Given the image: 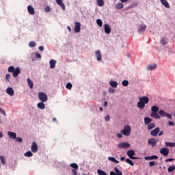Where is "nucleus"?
<instances>
[{
  "label": "nucleus",
  "mask_w": 175,
  "mask_h": 175,
  "mask_svg": "<svg viewBox=\"0 0 175 175\" xmlns=\"http://www.w3.org/2000/svg\"><path fill=\"white\" fill-rule=\"evenodd\" d=\"M57 5H59L63 10H65V4L62 2V0H55Z\"/></svg>",
  "instance_id": "21"
},
{
  "label": "nucleus",
  "mask_w": 175,
  "mask_h": 175,
  "mask_svg": "<svg viewBox=\"0 0 175 175\" xmlns=\"http://www.w3.org/2000/svg\"><path fill=\"white\" fill-rule=\"evenodd\" d=\"M8 135L10 139H16L17 137V135L16 134V133H13L12 131H8Z\"/></svg>",
  "instance_id": "19"
},
{
  "label": "nucleus",
  "mask_w": 175,
  "mask_h": 175,
  "mask_svg": "<svg viewBox=\"0 0 175 175\" xmlns=\"http://www.w3.org/2000/svg\"><path fill=\"white\" fill-rule=\"evenodd\" d=\"M109 92H114V89L110 88L109 89Z\"/></svg>",
  "instance_id": "63"
},
{
  "label": "nucleus",
  "mask_w": 175,
  "mask_h": 175,
  "mask_svg": "<svg viewBox=\"0 0 175 175\" xmlns=\"http://www.w3.org/2000/svg\"><path fill=\"white\" fill-rule=\"evenodd\" d=\"M160 154L163 157H167L169 155V149L167 148H162L160 149Z\"/></svg>",
  "instance_id": "5"
},
{
  "label": "nucleus",
  "mask_w": 175,
  "mask_h": 175,
  "mask_svg": "<svg viewBox=\"0 0 175 175\" xmlns=\"http://www.w3.org/2000/svg\"><path fill=\"white\" fill-rule=\"evenodd\" d=\"M174 170H175V165H172V166H170L168 167L169 173H172V172H174Z\"/></svg>",
  "instance_id": "35"
},
{
  "label": "nucleus",
  "mask_w": 175,
  "mask_h": 175,
  "mask_svg": "<svg viewBox=\"0 0 175 175\" xmlns=\"http://www.w3.org/2000/svg\"><path fill=\"white\" fill-rule=\"evenodd\" d=\"M38 98L41 102H47L49 98L47 97V94L43 92L38 93Z\"/></svg>",
  "instance_id": "3"
},
{
  "label": "nucleus",
  "mask_w": 175,
  "mask_h": 175,
  "mask_svg": "<svg viewBox=\"0 0 175 175\" xmlns=\"http://www.w3.org/2000/svg\"><path fill=\"white\" fill-rule=\"evenodd\" d=\"M49 64L51 69H54V68H55V64H57V61L55 59H51L50 60Z\"/></svg>",
  "instance_id": "23"
},
{
  "label": "nucleus",
  "mask_w": 175,
  "mask_h": 175,
  "mask_svg": "<svg viewBox=\"0 0 175 175\" xmlns=\"http://www.w3.org/2000/svg\"><path fill=\"white\" fill-rule=\"evenodd\" d=\"M67 29H68L69 32H72V29L70 28V26H68Z\"/></svg>",
  "instance_id": "62"
},
{
  "label": "nucleus",
  "mask_w": 175,
  "mask_h": 175,
  "mask_svg": "<svg viewBox=\"0 0 175 175\" xmlns=\"http://www.w3.org/2000/svg\"><path fill=\"white\" fill-rule=\"evenodd\" d=\"M14 66H11L8 68V72L9 73H13V72L14 71Z\"/></svg>",
  "instance_id": "45"
},
{
  "label": "nucleus",
  "mask_w": 175,
  "mask_h": 175,
  "mask_svg": "<svg viewBox=\"0 0 175 175\" xmlns=\"http://www.w3.org/2000/svg\"><path fill=\"white\" fill-rule=\"evenodd\" d=\"M118 147L119 148H129V147H131V144L128 142H122L118 144Z\"/></svg>",
  "instance_id": "6"
},
{
  "label": "nucleus",
  "mask_w": 175,
  "mask_h": 175,
  "mask_svg": "<svg viewBox=\"0 0 175 175\" xmlns=\"http://www.w3.org/2000/svg\"><path fill=\"white\" fill-rule=\"evenodd\" d=\"M166 147H175V142H165Z\"/></svg>",
  "instance_id": "34"
},
{
  "label": "nucleus",
  "mask_w": 175,
  "mask_h": 175,
  "mask_svg": "<svg viewBox=\"0 0 175 175\" xmlns=\"http://www.w3.org/2000/svg\"><path fill=\"white\" fill-rule=\"evenodd\" d=\"M139 101L137 103V106L138 109H144L147 103L150 102V99L147 96H142L139 98Z\"/></svg>",
  "instance_id": "1"
},
{
  "label": "nucleus",
  "mask_w": 175,
  "mask_h": 175,
  "mask_svg": "<svg viewBox=\"0 0 175 175\" xmlns=\"http://www.w3.org/2000/svg\"><path fill=\"white\" fill-rule=\"evenodd\" d=\"M160 43L162 46H166V44H167V39L166 38H162L160 40Z\"/></svg>",
  "instance_id": "28"
},
{
  "label": "nucleus",
  "mask_w": 175,
  "mask_h": 175,
  "mask_svg": "<svg viewBox=\"0 0 175 175\" xmlns=\"http://www.w3.org/2000/svg\"><path fill=\"white\" fill-rule=\"evenodd\" d=\"M153 128H155V124L150 123L148 125V129L151 130L153 129Z\"/></svg>",
  "instance_id": "42"
},
{
  "label": "nucleus",
  "mask_w": 175,
  "mask_h": 175,
  "mask_svg": "<svg viewBox=\"0 0 175 175\" xmlns=\"http://www.w3.org/2000/svg\"><path fill=\"white\" fill-rule=\"evenodd\" d=\"M21 73V70H20V67H16L14 70V72H12V75L14 77H17V76H18V75Z\"/></svg>",
  "instance_id": "11"
},
{
  "label": "nucleus",
  "mask_w": 175,
  "mask_h": 175,
  "mask_svg": "<svg viewBox=\"0 0 175 175\" xmlns=\"http://www.w3.org/2000/svg\"><path fill=\"white\" fill-rule=\"evenodd\" d=\"M31 150L32 152H38V144H36V142H33L31 147Z\"/></svg>",
  "instance_id": "10"
},
{
  "label": "nucleus",
  "mask_w": 175,
  "mask_h": 175,
  "mask_svg": "<svg viewBox=\"0 0 175 175\" xmlns=\"http://www.w3.org/2000/svg\"><path fill=\"white\" fill-rule=\"evenodd\" d=\"M104 31L105 33H110L111 32V29H110V26L107 24L104 25Z\"/></svg>",
  "instance_id": "16"
},
{
  "label": "nucleus",
  "mask_w": 175,
  "mask_h": 175,
  "mask_svg": "<svg viewBox=\"0 0 175 175\" xmlns=\"http://www.w3.org/2000/svg\"><path fill=\"white\" fill-rule=\"evenodd\" d=\"M159 131H160L159 127H157V128L154 129V130H152V131H150V135H151V136H157L158 134L159 133Z\"/></svg>",
  "instance_id": "12"
},
{
  "label": "nucleus",
  "mask_w": 175,
  "mask_h": 175,
  "mask_svg": "<svg viewBox=\"0 0 175 175\" xmlns=\"http://www.w3.org/2000/svg\"><path fill=\"white\" fill-rule=\"evenodd\" d=\"M71 171L73 175H77V171H76V170L72 169Z\"/></svg>",
  "instance_id": "52"
},
{
  "label": "nucleus",
  "mask_w": 175,
  "mask_h": 175,
  "mask_svg": "<svg viewBox=\"0 0 175 175\" xmlns=\"http://www.w3.org/2000/svg\"><path fill=\"white\" fill-rule=\"evenodd\" d=\"M0 160L2 165H6V161H5V158L3 157V156H0Z\"/></svg>",
  "instance_id": "46"
},
{
  "label": "nucleus",
  "mask_w": 175,
  "mask_h": 175,
  "mask_svg": "<svg viewBox=\"0 0 175 175\" xmlns=\"http://www.w3.org/2000/svg\"><path fill=\"white\" fill-rule=\"evenodd\" d=\"M161 3H162V5H163V6H165V8H170V4H169V2H167V1H166V0H163V1H161Z\"/></svg>",
  "instance_id": "30"
},
{
  "label": "nucleus",
  "mask_w": 175,
  "mask_h": 175,
  "mask_svg": "<svg viewBox=\"0 0 175 175\" xmlns=\"http://www.w3.org/2000/svg\"><path fill=\"white\" fill-rule=\"evenodd\" d=\"M36 42H35V41H31L29 43V46L30 47H36Z\"/></svg>",
  "instance_id": "44"
},
{
  "label": "nucleus",
  "mask_w": 175,
  "mask_h": 175,
  "mask_svg": "<svg viewBox=\"0 0 175 175\" xmlns=\"http://www.w3.org/2000/svg\"><path fill=\"white\" fill-rule=\"evenodd\" d=\"M16 142H17L18 143H23V138L20 137H16Z\"/></svg>",
  "instance_id": "48"
},
{
  "label": "nucleus",
  "mask_w": 175,
  "mask_h": 175,
  "mask_svg": "<svg viewBox=\"0 0 175 175\" xmlns=\"http://www.w3.org/2000/svg\"><path fill=\"white\" fill-rule=\"evenodd\" d=\"M163 135V131H159V136H162Z\"/></svg>",
  "instance_id": "61"
},
{
  "label": "nucleus",
  "mask_w": 175,
  "mask_h": 175,
  "mask_svg": "<svg viewBox=\"0 0 175 175\" xmlns=\"http://www.w3.org/2000/svg\"><path fill=\"white\" fill-rule=\"evenodd\" d=\"M108 160L111 161V162H115L116 158L115 157H108Z\"/></svg>",
  "instance_id": "50"
},
{
  "label": "nucleus",
  "mask_w": 175,
  "mask_h": 175,
  "mask_svg": "<svg viewBox=\"0 0 175 175\" xmlns=\"http://www.w3.org/2000/svg\"><path fill=\"white\" fill-rule=\"evenodd\" d=\"M44 10H45V12H50V7L46 6V7L45 8Z\"/></svg>",
  "instance_id": "57"
},
{
  "label": "nucleus",
  "mask_w": 175,
  "mask_h": 175,
  "mask_svg": "<svg viewBox=\"0 0 175 175\" xmlns=\"http://www.w3.org/2000/svg\"><path fill=\"white\" fill-rule=\"evenodd\" d=\"M36 58H42V55H40V53H36L35 55Z\"/></svg>",
  "instance_id": "53"
},
{
  "label": "nucleus",
  "mask_w": 175,
  "mask_h": 175,
  "mask_svg": "<svg viewBox=\"0 0 175 175\" xmlns=\"http://www.w3.org/2000/svg\"><path fill=\"white\" fill-rule=\"evenodd\" d=\"M122 85H123V87H128V85H129V81H128L127 80H124L122 82Z\"/></svg>",
  "instance_id": "39"
},
{
  "label": "nucleus",
  "mask_w": 175,
  "mask_h": 175,
  "mask_svg": "<svg viewBox=\"0 0 175 175\" xmlns=\"http://www.w3.org/2000/svg\"><path fill=\"white\" fill-rule=\"evenodd\" d=\"M96 23L98 27H102L103 25V22L102 21L101 19H97L96 20Z\"/></svg>",
  "instance_id": "40"
},
{
  "label": "nucleus",
  "mask_w": 175,
  "mask_h": 175,
  "mask_svg": "<svg viewBox=\"0 0 175 175\" xmlns=\"http://www.w3.org/2000/svg\"><path fill=\"white\" fill-rule=\"evenodd\" d=\"M172 161H174V159H167L165 160V162L167 163V162H172Z\"/></svg>",
  "instance_id": "55"
},
{
  "label": "nucleus",
  "mask_w": 175,
  "mask_h": 175,
  "mask_svg": "<svg viewBox=\"0 0 175 175\" xmlns=\"http://www.w3.org/2000/svg\"><path fill=\"white\" fill-rule=\"evenodd\" d=\"M37 107L41 110H44V109H46V105H44L43 101H42L41 103H38Z\"/></svg>",
  "instance_id": "20"
},
{
  "label": "nucleus",
  "mask_w": 175,
  "mask_h": 175,
  "mask_svg": "<svg viewBox=\"0 0 175 175\" xmlns=\"http://www.w3.org/2000/svg\"><path fill=\"white\" fill-rule=\"evenodd\" d=\"M27 12L29 13V14H35V9L33 8V7H32V5L27 6Z\"/></svg>",
  "instance_id": "14"
},
{
  "label": "nucleus",
  "mask_w": 175,
  "mask_h": 175,
  "mask_svg": "<svg viewBox=\"0 0 175 175\" xmlns=\"http://www.w3.org/2000/svg\"><path fill=\"white\" fill-rule=\"evenodd\" d=\"M149 166L150 167H152V166H155V161L149 162Z\"/></svg>",
  "instance_id": "49"
},
{
  "label": "nucleus",
  "mask_w": 175,
  "mask_h": 175,
  "mask_svg": "<svg viewBox=\"0 0 175 175\" xmlns=\"http://www.w3.org/2000/svg\"><path fill=\"white\" fill-rule=\"evenodd\" d=\"M97 5L98 6H103L105 5V2L103 1V0H97Z\"/></svg>",
  "instance_id": "36"
},
{
  "label": "nucleus",
  "mask_w": 175,
  "mask_h": 175,
  "mask_svg": "<svg viewBox=\"0 0 175 175\" xmlns=\"http://www.w3.org/2000/svg\"><path fill=\"white\" fill-rule=\"evenodd\" d=\"M168 125L170 126H174V122L169 121L168 122Z\"/></svg>",
  "instance_id": "51"
},
{
  "label": "nucleus",
  "mask_w": 175,
  "mask_h": 175,
  "mask_svg": "<svg viewBox=\"0 0 175 175\" xmlns=\"http://www.w3.org/2000/svg\"><path fill=\"white\" fill-rule=\"evenodd\" d=\"M116 136H117V137H118L119 139H122V134L118 133V134H116Z\"/></svg>",
  "instance_id": "58"
},
{
  "label": "nucleus",
  "mask_w": 175,
  "mask_h": 175,
  "mask_svg": "<svg viewBox=\"0 0 175 175\" xmlns=\"http://www.w3.org/2000/svg\"><path fill=\"white\" fill-rule=\"evenodd\" d=\"M109 84L111 87H113V88H117L118 85V83H117V81H109Z\"/></svg>",
  "instance_id": "22"
},
{
  "label": "nucleus",
  "mask_w": 175,
  "mask_h": 175,
  "mask_svg": "<svg viewBox=\"0 0 175 175\" xmlns=\"http://www.w3.org/2000/svg\"><path fill=\"white\" fill-rule=\"evenodd\" d=\"M0 137H3V133L0 132Z\"/></svg>",
  "instance_id": "64"
},
{
  "label": "nucleus",
  "mask_w": 175,
  "mask_h": 175,
  "mask_svg": "<svg viewBox=\"0 0 175 175\" xmlns=\"http://www.w3.org/2000/svg\"><path fill=\"white\" fill-rule=\"evenodd\" d=\"M150 117H153V118H156V120H161V116L157 112H152Z\"/></svg>",
  "instance_id": "18"
},
{
  "label": "nucleus",
  "mask_w": 175,
  "mask_h": 175,
  "mask_svg": "<svg viewBox=\"0 0 175 175\" xmlns=\"http://www.w3.org/2000/svg\"><path fill=\"white\" fill-rule=\"evenodd\" d=\"M72 87L73 85H72V83H70V82H68L66 85V88H67V90H72Z\"/></svg>",
  "instance_id": "43"
},
{
  "label": "nucleus",
  "mask_w": 175,
  "mask_h": 175,
  "mask_svg": "<svg viewBox=\"0 0 175 175\" xmlns=\"http://www.w3.org/2000/svg\"><path fill=\"white\" fill-rule=\"evenodd\" d=\"M70 167H72V169H79V165L76 164L75 163H71L70 165Z\"/></svg>",
  "instance_id": "37"
},
{
  "label": "nucleus",
  "mask_w": 175,
  "mask_h": 175,
  "mask_svg": "<svg viewBox=\"0 0 175 175\" xmlns=\"http://www.w3.org/2000/svg\"><path fill=\"white\" fill-rule=\"evenodd\" d=\"M146 28H147V26H146V25H141V27L138 29V33H143V32L146 31Z\"/></svg>",
  "instance_id": "25"
},
{
  "label": "nucleus",
  "mask_w": 175,
  "mask_h": 175,
  "mask_svg": "<svg viewBox=\"0 0 175 175\" xmlns=\"http://www.w3.org/2000/svg\"><path fill=\"white\" fill-rule=\"evenodd\" d=\"M105 121H110V115H107L105 118Z\"/></svg>",
  "instance_id": "54"
},
{
  "label": "nucleus",
  "mask_w": 175,
  "mask_h": 175,
  "mask_svg": "<svg viewBox=\"0 0 175 175\" xmlns=\"http://www.w3.org/2000/svg\"><path fill=\"white\" fill-rule=\"evenodd\" d=\"M0 111L2 113V114H3V116H6V112L5 111V110L1 109L0 110Z\"/></svg>",
  "instance_id": "60"
},
{
  "label": "nucleus",
  "mask_w": 175,
  "mask_h": 175,
  "mask_svg": "<svg viewBox=\"0 0 175 175\" xmlns=\"http://www.w3.org/2000/svg\"><path fill=\"white\" fill-rule=\"evenodd\" d=\"M148 144H151L152 147H155V146H157V142L154 138H150L148 139Z\"/></svg>",
  "instance_id": "24"
},
{
  "label": "nucleus",
  "mask_w": 175,
  "mask_h": 175,
  "mask_svg": "<svg viewBox=\"0 0 175 175\" xmlns=\"http://www.w3.org/2000/svg\"><path fill=\"white\" fill-rule=\"evenodd\" d=\"M75 24V32L79 33L81 31V24H80V22H76Z\"/></svg>",
  "instance_id": "7"
},
{
  "label": "nucleus",
  "mask_w": 175,
  "mask_h": 175,
  "mask_svg": "<svg viewBox=\"0 0 175 175\" xmlns=\"http://www.w3.org/2000/svg\"><path fill=\"white\" fill-rule=\"evenodd\" d=\"M25 157H27L28 158H31V157H33V153L29 150L25 153Z\"/></svg>",
  "instance_id": "31"
},
{
  "label": "nucleus",
  "mask_w": 175,
  "mask_h": 175,
  "mask_svg": "<svg viewBox=\"0 0 175 175\" xmlns=\"http://www.w3.org/2000/svg\"><path fill=\"white\" fill-rule=\"evenodd\" d=\"M125 161L126 163H129V165H131V166H133L135 165V163H133V161L129 159H126Z\"/></svg>",
  "instance_id": "38"
},
{
  "label": "nucleus",
  "mask_w": 175,
  "mask_h": 175,
  "mask_svg": "<svg viewBox=\"0 0 175 175\" xmlns=\"http://www.w3.org/2000/svg\"><path fill=\"white\" fill-rule=\"evenodd\" d=\"M152 119L150 118L149 117L144 118V122L146 125H148L150 122H152Z\"/></svg>",
  "instance_id": "29"
},
{
  "label": "nucleus",
  "mask_w": 175,
  "mask_h": 175,
  "mask_svg": "<svg viewBox=\"0 0 175 175\" xmlns=\"http://www.w3.org/2000/svg\"><path fill=\"white\" fill-rule=\"evenodd\" d=\"M158 114H159V116H161V117H166L167 118H169L170 120H172V114L167 113L163 110L159 111Z\"/></svg>",
  "instance_id": "4"
},
{
  "label": "nucleus",
  "mask_w": 175,
  "mask_h": 175,
  "mask_svg": "<svg viewBox=\"0 0 175 175\" xmlns=\"http://www.w3.org/2000/svg\"><path fill=\"white\" fill-rule=\"evenodd\" d=\"M108 105H109V103H107V101L104 102L103 105L105 106V107H107Z\"/></svg>",
  "instance_id": "59"
},
{
  "label": "nucleus",
  "mask_w": 175,
  "mask_h": 175,
  "mask_svg": "<svg viewBox=\"0 0 175 175\" xmlns=\"http://www.w3.org/2000/svg\"><path fill=\"white\" fill-rule=\"evenodd\" d=\"M132 131V128L129 125H126L124 127V129L120 131V133L124 135V136H129L131 135V131Z\"/></svg>",
  "instance_id": "2"
},
{
  "label": "nucleus",
  "mask_w": 175,
  "mask_h": 175,
  "mask_svg": "<svg viewBox=\"0 0 175 175\" xmlns=\"http://www.w3.org/2000/svg\"><path fill=\"white\" fill-rule=\"evenodd\" d=\"M145 161H153V159H158V156L153 155V156H148L144 157Z\"/></svg>",
  "instance_id": "17"
},
{
  "label": "nucleus",
  "mask_w": 175,
  "mask_h": 175,
  "mask_svg": "<svg viewBox=\"0 0 175 175\" xmlns=\"http://www.w3.org/2000/svg\"><path fill=\"white\" fill-rule=\"evenodd\" d=\"M5 81L6 83H9V81H10V74H7L5 75Z\"/></svg>",
  "instance_id": "47"
},
{
  "label": "nucleus",
  "mask_w": 175,
  "mask_h": 175,
  "mask_svg": "<svg viewBox=\"0 0 175 175\" xmlns=\"http://www.w3.org/2000/svg\"><path fill=\"white\" fill-rule=\"evenodd\" d=\"M6 93L10 96H13L14 95V90L12 88H8L6 90Z\"/></svg>",
  "instance_id": "15"
},
{
  "label": "nucleus",
  "mask_w": 175,
  "mask_h": 175,
  "mask_svg": "<svg viewBox=\"0 0 175 175\" xmlns=\"http://www.w3.org/2000/svg\"><path fill=\"white\" fill-rule=\"evenodd\" d=\"M95 55L97 58V61H102V53L100 50H98L95 52Z\"/></svg>",
  "instance_id": "13"
},
{
  "label": "nucleus",
  "mask_w": 175,
  "mask_h": 175,
  "mask_svg": "<svg viewBox=\"0 0 175 175\" xmlns=\"http://www.w3.org/2000/svg\"><path fill=\"white\" fill-rule=\"evenodd\" d=\"M39 50H40V51H44V46H39Z\"/></svg>",
  "instance_id": "56"
},
{
  "label": "nucleus",
  "mask_w": 175,
  "mask_h": 175,
  "mask_svg": "<svg viewBox=\"0 0 175 175\" xmlns=\"http://www.w3.org/2000/svg\"><path fill=\"white\" fill-rule=\"evenodd\" d=\"M159 110V108H158L157 106H152L151 108V111H152V113H158V111Z\"/></svg>",
  "instance_id": "32"
},
{
  "label": "nucleus",
  "mask_w": 175,
  "mask_h": 175,
  "mask_svg": "<svg viewBox=\"0 0 175 175\" xmlns=\"http://www.w3.org/2000/svg\"><path fill=\"white\" fill-rule=\"evenodd\" d=\"M27 83L29 84V87L30 90H33V82L29 78L27 79Z\"/></svg>",
  "instance_id": "26"
},
{
  "label": "nucleus",
  "mask_w": 175,
  "mask_h": 175,
  "mask_svg": "<svg viewBox=\"0 0 175 175\" xmlns=\"http://www.w3.org/2000/svg\"><path fill=\"white\" fill-rule=\"evenodd\" d=\"M157 64H150L148 66L147 70H154V69H157Z\"/></svg>",
  "instance_id": "27"
},
{
  "label": "nucleus",
  "mask_w": 175,
  "mask_h": 175,
  "mask_svg": "<svg viewBox=\"0 0 175 175\" xmlns=\"http://www.w3.org/2000/svg\"><path fill=\"white\" fill-rule=\"evenodd\" d=\"M114 171H111L109 174L110 175H122V172L120 171V170H118L117 167H115Z\"/></svg>",
  "instance_id": "9"
},
{
  "label": "nucleus",
  "mask_w": 175,
  "mask_h": 175,
  "mask_svg": "<svg viewBox=\"0 0 175 175\" xmlns=\"http://www.w3.org/2000/svg\"><path fill=\"white\" fill-rule=\"evenodd\" d=\"M115 8H116V9H123L124 4L122 3H116L115 5Z\"/></svg>",
  "instance_id": "33"
},
{
  "label": "nucleus",
  "mask_w": 175,
  "mask_h": 175,
  "mask_svg": "<svg viewBox=\"0 0 175 175\" xmlns=\"http://www.w3.org/2000/svg\"><path fill=\"white\" fill-rule=\"evenodd\" d=\"M126 155L129 156L130 159H137V157H133L135 155V150H130L127 152Z\"/></svg>",
  "instance_id": "8"
},
{
  "label": "nucleus",
  "mask_w": 175,
  "mask_h": 175,
  "mask_svg": "<svg viewBox=\"0 0 175 175\" xmlns=\"http://www.w3.org/2000/svg\"><path fill=\"white\" fill-rule=\"evenodd\" d=\"M97 173L98 174H100V175H107V174H106V172L102 170H98Z\"/></svg>",
  "instance_id": "41"
}]
</instances>
